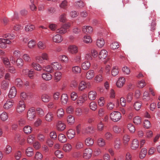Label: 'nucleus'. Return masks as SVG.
Masks as SVG:
<instances>
[{
    "mask_svg": "<svg viewBox=\"0 0 160 160\" xmlns=\"http://www.w3.org/2000/svg\"><path fill=\"white\" fill-rule=\"evenodd\" d=\"M70 97L72 100H76L78 97L77 93L75 92H72L70 94Z\"/></svg>",
    "mask_w": 160,
    "mask_h": 160,
    "instance_id": "nucleus-60",
    "label": "nucleus"
},
{
    "mask_svg": "<svg viewBox=\"0 0 160 160\" xmlns=\"http://www.w3.org/2000/svg\"><path fill=\"white\" fill-rule=\"evenodd\" d=\"M67 121L68 123L69 124H73L75 121L74 117L72 115H69L67 117Z\"/></svg>",
    "mask_w": 160,
    "mask_h": 160,
    "instance_id": "nucleus-38",
    "label": "nucleus"
},
{
    "mask_svg": "<svg viewBox=\"0 0 160 160\" xmlns=\"http://www.w3.org/2000/svg\"><path fill=\"white\" fill-rule=\"evenodd\" d=\"M93 28L90 26H84L82 28V31L85 33H90L93 31Z\"/></svg>",
    "mask_w": 160,
    "mask_h": 160,
    "instance_id": "nucleus-22",
    "label": "nucleus"
},
{
    "mask_svg": "<svg viewBox=\"0 0 160 160\" xmlns=\"http://www.w3.org/2000/svg\"><path fill=\"white\" fill-rule=\"evenodd\" d=\"M55 154L56 157L58 158H62L63 156V153L60 150H58L56 151L55 152Z\"/></svg>",
    "mask_w": 160,
    "mask_h": 160,
    "instance_id": "nucleus-63",
    "label": "nucleus"
},
{
    "mask_svg": "<svg viewBox=\"0 0 160 160\" xmlns=\"http://www.w3.org/2000/svg\"><path fill=\"white\" fill-rule=\"evenodd\" d=\"M125 79L124 77H120L117 82V86L118 88L122 87L125 84Z\"/></svg>",
    "mask_w": 160,
    "mask_h": 160,
    "instance_id": "nucleus-15",
    "label": "nucleus"
},
{
    "mask_svg": "<svg viewBox=\"0 0 160 160\" xmlns=\"http://www.w3.org/2000/svg\"><path fill=\"white\" fill-rule=\"evenodd\" d=\"M81 68L78 66H76L72 67V71L74 73H79L81 72Z\"/></svg>",
    "mask_w": 160,
    "mask_h": 160,
    "instance_id": "nucleus-37",
    "label": "nucleus"
},
{
    "mask_svg": "<svg viewBox=\"0 0 160 160\" xmlns=\"http://www.w3.org/2000/svg\"><path fill=\"white\" fill-rule=\"evenodd\" d=\"M68 51L70 53L72 54H76L78 52V48L75 45H70L68 48Z\"/></svg>",
    "mask_w": 160,
    "mask_h": 160,
    "instance_id": "nucleus-8",
    "label": "nucleus"
},
{
    "mask_svg": "<svg viewBox=\"0 0 160 160\" xmlns=\"http://www.w3.org/2000/svg\"><path fill=\"white\" fill-rule=\"evenodd\" d=\"M92 152V150L90 148H87L83 151V157L85 159H88L91 156Z\"/></svg>",
    "mask_w": 160,
    "mask_h": 160,
    "instance_id": "nucleus-5",
    "label": "nucleus"
},
{
    "mask_svg": "<svg viewBox=\"0 0 160 160\" xmlns=\"http://www.w3.org/2000/svg\"><path fill=\"white\" fill-rule=\"evenodd\" d=\"M68 100L67 95L66 94H63L61 97V101L63 104H66L67 103Z\"/></svg>",
    "mask_w": 160,
    "mask_h": 160,
    "instance_id": "nucleus-32",
    "label": "nucleus"
},
{
    "mask_svg": "<svg viewBox=\"0 0 160 160\" xmlns=\"http://www.w3.org/2000/svg\"><path fill=\"white\" fill-rule=\"evenodd\" d=\"M147 152V150L146 148L142 149L139 154V157L140 158H143L145 156Z\"/></svg>",
    "mask_w": 160,
    "mask_h": 160,
    "instance_id": "nucleus-52",
    "label": "nucleus"
},
{
    "mask_svg": "<svg viewBox=\"0 0 160 160\" xmlns=\"http://www.w3.org/2000/svg\"><path fill=\"white\" fill-rule=\"evenodd\" d=\"M31 66L34 69L38 71H41L42 69V67L38 63L32 62L31 64Z\"/></svg>",
    "mask_w": 160,
    "mask_h": 160,
    "instance_id": "nucleus-27",
    "label": "nucleus"
},
{
    "mask_svg": "<svg viewBox=\"0 0 160 160\" xmlns=\"http://www.w3.org/2000/svg\"><path fill=\"white\" fill-rule=\"evenodd\" d=\"M108 55V52L105 50L101 51L98 54L99 58L101 59H105Z\"/></svg>",
    "mask_w": 160,
    "mask_h": 160,
    "instance_id": "nucleus-20",
    "label": "nucleus"
},
{
    "mask_svg": "<svg viewBox=\"0 0 160 160\" xmlns=\"http://www.w3.org/2000/svg\"><path fill=\"white\" fill-rule=\"evenodd\" d=\"M36 43H37L35 40H32L29 41L28 42V47L30 48H32L36 46Z\"/></svg>",
    "mask_w": 160,
    "mask_h": 160,
    "instance_id": "nucleus-48",
    "label": "nucleus"
},
{
    "mask_svg": "<svg viewBox=\"0 0 160 160\" xmlns=\"http://www.w3.org/2000/svg\"><path fill=\"white\" fill-rule=\"evenodd\" d=\"M17 92L16 88L13 86L10 88L8 94V97L10 98H13L16 96Z\"/></svg>",
    "mask_w": 160,
    "mask_h": 160,
    "instance_id": "nucleus-6",
    "label": "nucleus"
},
{
    "mask_svg": "<svg viewBox=\"0 0 160 160\" xmlns=\"http://www.w3.org/2000/svg\"><path fill=\"white\" fill-rule=\"evenodd\" d=\"M89 108L92 110L95 111L97 108V105L94 101L91 102L89 104Z\"/></svg>",
    "mask_w": 160,
    "mask_h": 160,
    "instance_id": "nucleus-42",
    "label": "nucleus"
},
{
    "mask_svg": "<svg viewBox=\"0 0 160 160\" xmlns=\"http://www.w3.org/2000/svg\"><path fill=\"white\" fill-rule=\"evenodd\" d=\"M64 114V112L62 108L58 109L57 112V115L58 117L61 118L63 117Z\"/></svg>",
    "mask_w": 160,
    "mask_h": 160,
    "instance_id": "nucleus-36",
    "label": "nucleus"
},
{
    "mask_svg": "<svg viewBox=\"0 0 160 160\" xmlns=\"http://www.w3.org/2000/svg\"><path fill=\"white\" fill-rule=\"evenodd\" d=\"M16 64L18 68H21L24 65V61L22 58H19L16 60Z\"/></svg>",
    "mask_w": 160,
    "mask_h": 160,
    "instance_id": "nucleus-18",
    "label": "nucleus"
},
{
    "mask_svg": "<svg viewBox=\"0 0 160 160\" xmlns=\"http://www.w3.org/2000/svg\"><path fill=\"white\" fill-rule=\"evenodd\" d=\"M22 59L27 62H30L31 61V58L29 55L26 53L24 54L22 56Z\"/></svg>",
    "mask_w": 160,
    "mask_h": 160,
    "instance_id": "nucleus-43",
    "label": "nucleus"
},
{
    "mask_svg": "<svg viewBox=\"0 0 160 160\" xmlns=\"http://www.w3.org/2000/svg\"><path fill=\"white\" fill-rule=\"evenodd\" d=\"M57 32L60 34H64L67 31V30L62 25V26L59 28L57 30Z\"/></svg>",
    "mask_w": 160,
    "mask_h": 160,
    "instance_id": "nucleus-44",
    "label": "nucleus"
},
{
    "mask_svg": "<svg viewBox=\"0 0 160 160\" xmlns=\"http://www.w3.org/2000/svg\"><path fill=\"white\" fill-rule=\"evenodd\" d=\"M51 99L50 96L48 94H43L41 96L42 100L44 102H48L51 100Z\"/></svg>",
    "mask_w": 160,
    "mask_h": 160,
    "instance_id": "nucleus-26",
    "label": "nucleus"
},
{
    "mask_svg": "<svg viewBox=\"0 0 160 160\" xmlns=\"http://www.w3.org/2000/svg\"><path fill=\"white\" fill-rule=\"evenodd\" d=\"M66 128L65 124L62 121H58L56 125V128L58 131H63Z\"/></svg>",
    "mask_w": 160,
    "mask_h": 160,
    "instance_id": "nucleus-7",
    "label": "nucleus"
},
{
    "mask_svg": "<svg viewBox=\"0 0 160 160\" xmlns=\"http://www.w3.org/2000/svg\"><path fill=\"white\" fill-rule=\"evenodd\" d=\"M42 69L43 71L49 73H52L53 71L52 65H48L46 66H43L42 67Z\"/></svg>",
    "mask_w": 160,
    "mask_h": 160,
    "instance_id": "nucleus-28",
    "label": "nucleus"
},
{
    "mask_svg": "<svg viewBox=\"0 0 160 160\" xmlns=\"http://www.w3.org/2000/svg\"><path fill=\"white\" fill-rule=\"evenodd\" d=\"M58 140L62 143H65L67 141L66 136L63 134H60L58 136Z\"/></svg>",
    "mask_w": 160,
    "mask_h": 160,
    "instance_id": "nucleus-30",
    "label": "nucleus"
},
{
    "mask_svg": "<svg viewBox=\"0 0 160 160\" xmlns=\"http://www.w3.org/2000/svg\"><path fill=\"white\" fill-rule=\"evenodd\" d=\"M82 114V109L79 108H76L75 111V114L78 116H81Z\"/></svg>",
    "mask_w": 160,
    "mask_h": 160,
    "instance_id": "nucleus-53",
    "label": "nucleus"
},
{
    "mask_svg": "<svg viewBox=\"0 0 160 160\" xmlns=\"http://www.w3.org/2000/svg\"><path fill=\"white\" fill-rule=\"evenodd\" d=\"M9 85V83L8 81L3 80L1 83V88L2 89L6 90L8 88Z\"/></svg>",
    "mask_w": 160,
    "mask_h": 160,
    "instance_id": "nucleus-35",
    "label": "nucleus"
},
{
    "mask_svg": "<svg viewBox=\"0 0 160 160\" xmlns=\"http://www.w3.org/2000/svg\"><path fill=\"white\" fill-rule=\"evenodd\" d=\"M36 116V112L35 109L31 108L28 110L27 113V118L30 121L33 120Z\"/></svg>",
    "mask_w": 160,
    "mask_h": 160,
    "instance_id": "nucleus-2",
    "label": "nucleus"
},
{
    "mask_svg": "<svg viewBox=\"0 0 160 160\" xmlns=\"http://www.w3.org/2000/svg\"><path fill=\"white\" fill-rule=\"evenodd\" d=\"M14 103L13 100L8 99L4 105L3 108L6 110H8L12 107Z\"/></svg>",
    "mask_w": 160,
    "mask_h": 160,
    "instance_id": "nucleus-9",
    "label": "nucleus"
},
{
    "mask_svg": "<svg viewBox=\"0 0 160 160\" xmlns=\"http://www.w3.org/2000/svg\"><path fill=\"white\" fill-rule=\"evenodd\" d=\"M90 86L89 83H86L84 81H82L79 84L78 89L80 91H82Z\"/></svg>",
    "mask_w": 160,
    "mask_h": 160,
    "instance_id": "nucleus-10",
    "label": "nucleus"
},
{
    "mask_svg": "<svg viewBox=\"0 0 160 160\" xmlns=\"http://www.w3.org/2000/svg\"><path fill=\"white\" fill-rule=\"evenodd\" d=\"M121 145V142L120 138H116L114 142V148L117 150H118L120 148Z\"/></svg>",
    "mask_w": 160,
    "mask_h": 160,
    "instance_id": "nucleus-23",
    "label": "nucleus"
},
{
    "mask_svg": "<svg viewBox=\"0 0 160 160\" xmlns=\"http://www.w3.org/2000/svg\"><path fill=\"white\" fill-rule=\"evenodd\" d=\"M110 118L113 122H116L119 121L121 118V113L117 111H114L110 114Z\"/></svg>",
    "mask_w": 160,
    "mask_h": 160,
    "instance_id": "nucleus-1",
    "label": "nucleus"
},
{
    "mask_svg": "<svg viewBox=\"0 0 160 160\" xmlns=\"http://www.w3.org/2000/svg\"><path fill=\"white\" fill-rule=\"evenodd\" d=\"M37 45L38 47L40 49L43 50L45 49L46 47L45 43L42 41H39Z\"/></svg>",
    "mask_w": 160,
    "mask_h": 160,
    "instance_id": "nucleus-49",
    "label": "nucleus"
},
{
    "mask_svg": "<svg viewBox=\"0 0 160 160\" xmlns=\"http://www.w3.org/2000/svg\"><path fill=\"white\" fill-rule=\"evenodd\" d=\"M36 112L39 117H42L44 115V111L42 108H37L36 109Z\"/></svg>",
    "mask_w": 160,
    "mask_h": 160,
    "instance_id": "nucleus-51",
    "label": "nucleus"
},
{
    "mask_svg": "<svg viewBox=\"0 0 160 160\" xmlns=\"http://www.w3.org/2000/svg\"><path fill=\"white\" fill-rule=\"evenodd\" d=\"M25 103L22 100H20L17 104V111L19 113H21L25 109Z\"/></svg>",
    "mask_w": 160,
    "mask_h": 160,
    "instance_id": "nucleus-3",
    "label": "nucleus"
},
{
    "mask_svg": "<svg viewBox=\"0 0 160 160\" xmlns=\"http://www.w3.org/2000/svg\"><path fill=\"white\" fill-rule=\"evenodd\" d=\"M75 131L72 129L69 130L67 132V136L68 138L71 139L74 137Z\"/></svg>",
    "mask_w": 160,
    "mask_h": 160,
    "instance_id": "nucleus-34",
    "label": "nucleus"
},
{
    "mask_svg": "<svg viewBox=\"0 0 160 160\" xmlns=\"http://www.w3.org/2000/svg\"><path fill=\"white\" fill-rule=\"evenodd\" d=\"M110 47L111 49L114 50L118 48L119 47V45L118 42H114L110 45Z\"/></svg>",
    "mask_w": 160,
    "mask_h": 160,
    "instance_id": "nucleus-61",
    "label": "nucleus"
},
{
    "mask_svg": "<svg viewBox=\"0 0 160 160\" xmlns=\"http://www.w3.org/2000/svg\"><path fill=\"white\" fill-rule=\"evenodd\" d=\"M42 157L43 156L42 154L39 152H37L35 156L36 160H41Z\"/></svg>",
    "mask_w": 160,
    "mask_h": 160,
    "instance_id": "nucleus-64",
    "label": "nucleus"
},
{
    "mask_svg": "<svg viewBox=\"0 0 160 160\" xmlns=\"http://www.w3.org/2000/svg\"><path fill=\"white\" fill-rule=\"evenodd\" d=\"M5 40V38H1V39H0V48H5L7 47V45L6 44Z\"/></svg>",
    "mask_w": 160,
    "mask_h": 160,
    "instance_id": "nucleus-57",
    "label": "nucleus"
},
{
    "mask_svg": "<svg viewBox=\"0 0 160 160\" xmlns=\"http://www.w3.org/2000/svg\"><path fill=\"white\" fill-rule=\"evenodd\" d=\"M41 76L43 79L46 81H49L52 78V75L49 73H43L42 74Z\"/></svg>",
    "mask_w": 160,
    "mask_h": 160,
    "instance_id": "nucleus-16",
    "label": "nucleus"
},
{
    "mask_svg": "<svg viewBox=\"0 0 160 160\" xmlns=\"http://www.w3.org/2000/svg\"><path fill=\"white\" fill-rule=\"evenodd\" d=\"M105 140L102 138H99L97 141V144L100 147H103L105 145Z\"/></svg>",
    "mask_w": 160,
    "mask_h": 160,
    "instance_id": "nucleus-41",
    "label": "nucleus"
},
{
    "mask_svg": "<svg viewBox=\"0 0 160 160\" xmlns=\"http://www.w3.org/2000/svg\"><path fill=\"white\" fill-rule=\"evenodd\" d=\"M97 96V93L96 91H92L89 92L88 97L89 100H95Z\"/></svg>",
    "mask_w": 160,
    "mask_h": 160,
    "instance_id": "nucleus-17",
    "label": "nucleus"
},
{
    "mask_svg": "<svg viewBox=\"0 0 160 160\" xmlns=\"http://www.w3.org/2000/svg\"><path fill=\"white\" fill-rule=\"evenodd\" d=\"M23 131L26 134H29L30 133L32 130V127L29 125H26L23 128Z\"/></svg>",
    "mask_w": 160,
    "mask_h": 160,
    "instance_id": "nucleus-40",
    "label": "nucleus"
},
{
    "mask_svg": "<svg viewBox=\"0 0 160 160\" xmlns=\"http://www.w3.org/2000/svg\"><path fill=\"white\" fill-rule=\"evenodd\" d=\"M84 146L83 143L80 141H78L76 144V148L77 149H80L83 148Z\"/></svg>",
    "mask_w": 160,
    "mask_h": 160,
    "instance_id": "nucleus-58",
    "label": "nucleus"
},
{
    "mask_svg": "<svg viewBox=\"0 0 160 160\" xmlns=\"http://www.w3.org/2000/svg\"><path fill=\"white\" fill-rule=\"evenodd\" d=\"M51 65L52 66L53 70H60L62 68L61 64L57 62H52Z\"/></svg>",
    "mask_w": 160,
    "mask_h": 160,
    "instance_id": "nucleus-14",
    "label": "nucleus"
},
{
    "mask_svg": "<svg viewBox=\"0 0 160 160\" xmlns=\"http://www.w3.org/2000/svg\"><path fill=\"white\" fill-rule=\"evenodd\" d=\"M119 72V71L118 67H113L112 70V76H115L118 74Z\"/></svg>",
    "mask_w": 160,
    "mask_h": 160,
    "instance_id": "nucleus-50",
    "label": "nucleus"
},
{
    "mask_svg": "<svg viewBox=\"0 0 160 160\" xmlns=\"http://www.w3.org/2000/svg\"><path fill=\"white\" fill-rule=\"evenodd\" d=\"M8 115L7 113L5 112H2L0 115L1 120L3 121H6L8 118Z\"/></svg>",
    "mask_w": 160,
    "mask_h": 160,
    "instance_id": "nucleus-47",
    "label": "nucleus"
},
{
    "mask_svg": "<svg viewBox=\"0 0 160 160\" xmlns=\"http://www.w3.org/2000/svg\"><path fill=\"white\" fill-rule=\"evenodd\" d=\"M96 44L98 47L101 48L104 45V40L103 38H99L97 40Z\"/></svg>",
    "mask_w": 160,
    "mask_h": 160,
    "instance_id": "nucleus-33",
    "label": "nucleus"
},
{
    "mask_svg": "<svg viewBox=\"0 0 160 160\" xmlns=\"http://www.w3.org/2000/svg\"><path fill=\"white\" fill-rule=\"evenodd\" d=\"M141 106V102L139 101H137L136 102L134 105V107L135 109L137 110H139Z\"/></svg>",
    "mask_w": 160,
    "mask_h": 160,
    "instance_id": "nucleus-59",
    "label": "nucleus"
},
{
    "mask_svg": "<svg viewBox=\"0 0 160 160\" xmlns=\"http://www.w3.org/2000/svg\"><path fill=\"white\" fill-rule=\"evenodd\" d=\"M26 154L29 157L32 156L34 154L33 150L31 147H28L26 150Z\"/></svg>",
    "mask_w": 160,
    "mask_h": 160,
    "instance_id": "nucleus-29",
    "label": "nucleus"
},
{
    "mask_svg": "<svg viewBox=\"0 0 160 160\" xmlns=\"http://www.w3.org/2000/svg\"><path fill=\"white\" fill-rule=\"evenodd\" d=\"M72 148V146L70 144L67 143L64 145L63 149L65 152H68L71 150Z\"/></svg>",
    "mask_w": 160,
    "mask_h": 160,
    "instance_id": "nucleus-45",
    "label": "nucleus"
},
{
    "mask_svg": "<svg viewBox=\"0 0 160 160\" xmlns=\"http://www.w3.org/2000/svg\"><path fill=\"white\" fill-rule=\"evenodd\" d=\"M53 114L52 112H48L45 116V118L46 120L48 122L52 121L53 118Z\"/></svg>",
    "mask_w": 160,
    "mask_h": 160,
    "instance_id": "nucleus-24",
    "label": "nucleus"
},
{
    "mask_svg": "<svg viewBox=\"0 0 160 160\" xmlns=\"http://www.w3.org/2000/svg\"><path fill=\"white\" fill-rule=\"evenodd\" d=\"M87 95L85 94H83L80 96L76 101V103L79 106H81L83 103L87 101Z\"/></svg>",
    "mask_w": 160,
    "mask_h": 160,
    "instance_id": "nucleus-4",
    "label": "nucleus"
},
{
    "mask_svg": "<svg viewBox=\"0 0 160 160\" xmlns=\"http://www.w3.org/2000/svg\"><path fill=\"white\" fill-rule=\"evenodd\" d=\"M94 76V72L93 70H89L86 73V78L89 80L92 79Z\"/></svg>",
    "mask_w": 160,
    "mask_h": 160,
    "instance_id": "nucleus-25",
    "label": "nucleus"
},
{
    "mask_svg": "<svg viewBox=\"0 0 160 160\" xmlns=\"http://www.w3.org/2000/svg\"><path fill=\"white\" fill-rule=\"evenodd\" d=\"M35 140V137L34 135H31L28 136L27 141L28 143L29 144H32Z\"/></svg>",
    "mask_w": 160,
    "mask_h": 160,
    "instance_id": "nucleus-46",
    "label": "nucleus"
},
{
    "mask_svg": "<svg viewBox=\"0 0 160 160\" xmlns=\"http://www.w3.org/2000/svg\"><path fill=\"white\" fill-rule=\"evenodd\" d=\"M85 143L86 145L88 146H92L94 143V141L93 139L90 138H86L85 140Z\"/></svg>",
    "mask_w": 160,
    "mask_h": 160,
    "instance_id": "nucleus-39",
    "label": "nucleus"
},
{
    "mask_svg": "<svg viewBox=\"0 0 160 160\" xmlns=\"http://www.w3.org/2000/svg\"><path fill=\"white\" fill-rule=\"evenodd\" d=\"M35 28L34 26L32 25H28L25 27V30L27 32H31Z\"/></svg>",
    "mask_w": 160,
    "mask_h": 160,
    "instance_id": "nucleus-56",
    "label": "nucleus"
},
{
    "mask_svg": "<svg viewBox=\"0 0 160 160\" xmlns=\"http://www.w3.org/2000/svg\"><path fill=\"white\" fill-rule=\"evenodd\" d=\"M52 40L54 42L59 43L63 41V38L60 35L57 34L53 36Z\"/></svg>",
    "mask_w": 160,
    "mask_h": 160,
    "instance_id": "nucleus-12",
    "label": "nucleus"
},
{
    "mask_svg": "<svg viewBox=\"0 0 160 160\" xmlns=\"http://www.w3.org/2000/svg\"><path fill=\"white\" fill-rule=\"evenodd\" d=\"M94 130L93 127L88 126L87 128H83L82 130V132L83 134H87L92 132Z\"/></svg>",
    "mask_w": 160,
    "mask_h": 160,
    "instance_id": "nucleus-13",
    "label": "nucleus"
},
{
    "mask_svg": "<svg viewBox=\"0 0 160 160\" xmlns=\"http://www.w3.org/2000/svg\"><path fill=\"white\" fill-rule=\"evenodd\" d=\"M83 41L86 43H91L92 40L91 37L89 36H86L84 37Z\"/></svg>",
    "mask_w": 160,
    "mask_h": 160,
    "instance_id": "nucleus-62",
    "label": "nucleus"
},
{
    "mask_svg": "<svg viewBox=\"0 0 160 160\" xmlns=\"http://www.w3.org/2000/svg\"><path fill=\"white\" fill-rule=\"evenodd\" d=\"M146 85V82L144 80L138 81L137 84L138 87L141 88H143Z\"/></svg>",
    "mask_w": 160,
    "mask_h": 160,
    "instance_id": "nucleus-55",
    "label": "nucleus"
},
{
    "mask_svg": "<svg viewBox=\"0 0 160 160\" xmlns=\"http://www.w3.org/2000/svg\"><path fill=\"white\" fill-rule=\"evenodd\" d=\"M104 137L106 139L108 140H111L113 138L112 134L110 132H108L105 133Z\"/></svg>",
    "mask_w": 160,
    "mask_h": 160,
    "instance_id": "nucleus-54",
    "label": "nucleus"
},
{
    "mask_svg": "<svg viewBox=\"0 0 160 160\" xmlns=\"http://www.w3.org/2000/svg\"><path fill=\"white\" fill-rule=\"evenodd\" d=\"M139 146V142L137 139H134L132 141L131 148L133 150H135L138 148Z\"/></svg>",
    "mask_w": 160,
    "mask_h": 160,
    "instance_id": "nucleus-21",
    "label": "nucleus"
},
{
    "mask_svg": "<svg viewBox=\"0 0 160 160\" xmlns=\"http://www.w3.org/2000/svg\"><path fill=\"white\" fill-rule=\"evenodd\" d=\"M91 66L90 62L88 61H86L82 64V67L83 70H88Z\"/></svg>",
    "mask_w": 160,
    "mask_h": 160,
    "instance_id": "nucleus-19",
    "label": "nucleus"
},
{
    "mask_svg": "<svg viewBox=\"0 0 160 160\" xmlns=\"http://www.w3.org/2000/svg\"><path fill=\"white\" fill-rule=\"evenodd\" d=\"M62 73L59 72H56L54 74V80L56 82L59 81L62 77Z\"/></svg>",
    "mask_w": 160,
    "mask_h": 160,
    "instance_id": "nucleus-31",
    "label": "nucleus"
},
{
    "mask_svg": "<svg viewBox=\"0 0 160 160\" xmlns=\"http://www.w3.org/2000/svg\"><path fill=\"white\" fill-rule=\"evenodd\" d=\"M112 129L114 132L116 134H120L122 131L124 132V129L122 127L116 125L113 127Z\"/></svg>",
    "mask_w": 160,
    "mask_h": 160,
    "instance_id": "nucleus-11",
    "label": "nucleus"
}]
</instances>
